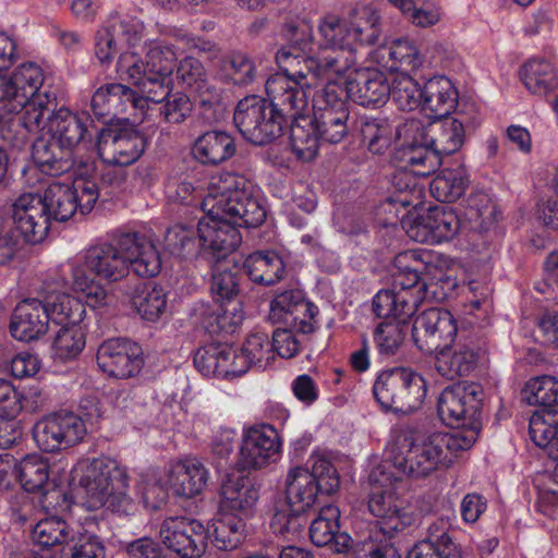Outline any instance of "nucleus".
Listing matches in <instances>:
<instances>
[{"label": "nucleus", "instance_id": "13d9d810", "mask_svg": "<svg viewBox=\"0 0 558 558\" xmlns=\"http://www.w3.org/2000/svg\"><path fill=\"white\" fill-rule=\"evenodd\" d=\"M523 395L531 405L553 409V405L558 404V379L547 375L531 378L525 384Z\"/></svg>", "mask_w": 558, "mask_h": 558}, {"label": "nucleus", "instance_id": "e2e57ef3", "mask_svg": "<svg viewBox=\"0 0 558 558\" xmlns=\"http://www.w3.org/2000/svg\"><path fill=\"white\" fill-rule=\"evenodd\" d=\"M73 538L62 547L60 558H106L105 546L96 535L78 530Z\"/></svg>", "mask_w": 558, "mask_h": 558}, {"label": "nucleus", "instance_id": "cd10ccee", "mask_svg": "<svg viewBox=\"0 0 558 558\" xmlns=\"http://www.w3.org/2000/svg\"><path fill=\"white\" fill-rule=\"evenodd\" d=\"M99 369L116 378L134 377L144 366L142 348L126 339H109L97 351Z\"/></svg>", "mask_w": 558, "mask_h": 558}, {"label": "nucleus", "instance_id": "09e8293b", "mask_svg": "<svg viewBox=\"0 0 558 558\" xmlns=\"http://www.w3.org/2000/svg\"><path fill=\"white\" fill-rule=\"evenodd\" d=\"M243 267L252 281L267 286L279 281L286 268L282 257L274 251L250 254Z\"/></svg>", "mask_w": 558, "mask_h": 558}, {"label": "nucleus", "instance_id": "a211bd4d", "mask_svg": "<svg viewBox=\"0 0 558 558\" xmlns=\"http://www.w3.org/2000/svg\"><path fill=\"white\" fill-rule=\"evenodd\" d=\"M373 393L385 410L412 412L422 405L427 388L420 374L399 367L381 372L374 383Z\"/></svg>", "mask_w": 558, "mask_h": 558}, {"label": "nucleus", "instance_id": "dca6fc26", "mask_svg": "<svg viewBox=\"0 0 558 558\" xmlns=\"http://www.w3.org/2000/svg\"><path fill=\"white\" fill-rule=\"evenodd\" d=\"M266 93H268L266 90ZM269 101L259 96H247L239 101L233 121L240 133L255 145H265L278 137L287 113L267 94Z\"/></svg>", "mask_w": 558, "mask_h": 558}, {"label": "nucleus", "instance_id": "bf43d9fd", "mask_svg": "<svg viewBox=\"0 0 558 558\" xmlns=\"http://www.w3.org/2000/svg\"><path fill=\"white\" fill-rule=\"evenodd\" d=\"M385 318L393 317L397 320L385 322L377 326L374 340L381 355H392L401 347L404 340V324L409 317L397 315L384 316Z\"/></svg>", "mask_w": 558, "mask_h": 558}, {"label": "nucleus", "instance_id": "2eb2a0df", "mask_svg": "<svg viewBox=\"0 0 558 558\" xmlns=\"http://www.w3.org/2000/svg\"><path fill=\"white\" fill-rule=\"evenodd\" d=\"M41 128L36 134L47 130L52 140L65 149L68 155L89 156L95 153L99 130L93 123L88 112L72 110L68 107L48 109Z\"/></svg>", "mask_w": 558, "mask_h": 558}, {"label": "nucleus", "instance_id": "f03ea898", "mask_svg": "<svg viewBox=\"0 0 558 558\" xmlns=\"http://www.w3.org/2000/svg\"><path fill=\"white\" fill-rule=\"evenodd\" d=\"M380 14L372 4L356 7L348 19L326 15L318 23V39L310 26H296L291 44L276 53L280 71H288L291 59L295 68L308 74L311 82L318 78L344 77L356 64L361 47L374 45L380 36Z\"/></svg>", "mask_w": 558, "mask_h": 558}, {"label": "nucleus", "instance_id": "4468645a", "mask_svg": "<svg viewBox=\"0 0 558 558\" xmlns=\"http://www.w3.org/2000/svg\"><path fill=\"white\" fill-rule=\"evenodd\" d=\"M481 387L475 383H458L445 388L439 398L437 412L440 420L453 430L446 433L458 438L471 437L470 448L481 430Z\"/></svg>", "mask_w": 558, "mask_h": 558}, {"label": "nucleus", "instance_id": "39448f33", "mask_svg": "<svg viewBox=\"0 0 558 558\" xmlns=\"http://www.w3.org/2000/svg\"><path fill=\"white\" fill-rule=\"evenodd\" d=\"M205 216L197 232L201 246L214 260L231 259L241 243L239 227L253 228L266 218V209L243 175L221 172L209 178L201 202Z\"/></svg>", "mask_w": 558, "mask_h": 558}, {"label": "nucleus", "instance_id": "4d7b16f0", "mask_svg": "<svg viewBox=\"0 0 558 558\" xmlns=\"http://www.w3.org/2000/svg\"><path fill=\"white\" fill-rule=\"evenodd\" d=\"M210 292L215 302L238 300V282L235 274L230 266H235V257L231 259L214 260Z\"/></svg>", "mask_w": 558, "mask_h": 558}, {"label": "nucleus", "instance_id": "c85d7f7f", "mask_svg": "<svg viewBox=\"0 0 558 558\" xmlns=\"http://www.w3.org/2000/svg\"><path fill=\"white\" fill-rule=\"evenodd\" d=\"M317 314V306L308 302L301 290L292 289L272 299L268 317L272 324H283L302 333H310L316 327Z\"/></svg>", "mask_w": 558, "mask_h": 558}, {"label": "nucleus", "instance_id": "de8ad7c7", "mask_svg": "<svg viewBox=\"0 0 558 558\" xmlns=\"http://www.w3.org/2000/svg\"><path fill=\"white\" fill-rule=\"evenodd\" d=\"M130 305L142 319L155 323L167 310V292L153 282L137 284L130 296Z\"/></svg>", "mask_w": 558, "mask_h": 558}, {"label": "nucleus", "instance_id": "1a4fd4ad", "mask_svg": "<svg viewBox=\"0 0 558 558\" xmlns=\"http://www.w3.org/2000/svg\"><path fill=\"white\" fill-rule=\"evenodd\" d=\"M430 253L423 250H409L396 255L391 288L379 290L373 298L376 316L412 317L420 304L429 298L428 284L420 275L424 270L433 275L444 289L457 288L454 278L430 265Z\"/></svg>", "mask_w": 558, "mask_h": 558}, {"label": "nucleus", "instance_id": "774afa93", "mask_svg": "<svg viewBox=\"0 0 558 558\" xmlns=\"http://www.w3.org/2000/svg\"><path fill=\"white\" fill-rule=\"evenodd\" d=\"M165 243L170 254L186 256L195 251L194 231L184 226H173L168 230Z\"/></svg>", "mask_w": 558, "mask_h": 558}, {"label": "nucleus", "instance_id": "7c9ffc66", "mask_svg": "<svg viewBox=\"0 0 558 558\" xmlns=\"http://www.w3.org/2000/svg\"><path fill=\"white\" fill-rule=\"evenodd\" d=\"M341 83L345 85L347 96L364 107L383 105L390 97V83L378 69L353 66Z\"/></svg>", "mask_w": 558, "mask_h": 558}, {"label": "nucleus", "instance_id": "3c124183", "mask_svg": "<svg viewBox=\"0 0 558 558\" xmlns=\"http://www.w3.org/2000/svg\"><path fill=\"white\" fill-rule=\"evenodd\" d=\"M468 184L465 168H445L430 182V193L439 202L451 203L464 194Z\"/></svg>", "mask_w": 558, "mask_h": 558}, {"label": "nucleus", "instance_id": "a18cd8bd", "mask_svg": "<svg viewBox=\"0 0 558 558\" xmlns=\"http://www.w3.org/2000/svg\"><path fill=\"white\" fill-rule=\"evenodd\" d=\"M73 159L74 157L60 148L51 136L50 138L38 137L33 144L32 160L45 174L58 175L69 171L74 163Z\"/></svg>", "mask_w": 558, "mask_h": 558}, {"label": "nucleus", "instance_id": "58836bf2", "mask_svg": "<svg viewBox=\"0 0 558 558\" xmlns=\"http://www.w3.org/2000/svg\"><path fill=\"white\" fill-rule=\"evenodd\" d=\"M142 47L143 43H140L136 48L129 47L122 50L117 61L116 72L121 81L134 85L137 88L136 93L157 105L161 102V98H157L155 93L154 95L149 93L153 89L148 84L150 73L147 60L144 61L140 56L138 51Z\"/></svg>", "mask_w": 558, "mask_h": 558}, {"label": "nucleus", "instance_id": "6ab92c4d", "mask_svg": "<svg viewBox=\"0 0 558 558\" xmlns=\"http://www.w3.org/2000/svg\"><path fill=\"white\" fill-rule=\"evenodd\" d=\"M165 478L158 487V495L154 500L145 497V501L153 507L161 506L167 499L168 490L175 496L192 498L199 495L207 486L209 472L196 457H184L172 460L165 466Z\"/></svg>", "mask_w": 558, "mask_h": 558}, {"label": "nucleus", "instance_id": "2f4dec72", "mask_svg": "<svg viewBox=\"0 0 558 558\" xmlns=\"http://www.w3.org/2000/svg\"><path fill=\"white\" fill-rule=\"evenodd\" d=\"M259 499L258 487L240 472L228 474L220 489L221 513H232L244 520L253 517Z\"/></svg>", "mask_w": 558, "mask_h": 558}, {"label": "nucleus", "instance_id": "f8f14e48", "mask_svg": "<svg viewBox=\"0 0 558 558\" xmlns=\"http://www.w3.org/2000/svg\"><path fill=\"white\" fill-rule=\"evenodd\" d=\"M9 77L11 98L9 114H19L17 121L24 134H11L12 117L0 116V136L14 145L24 144L27 134L35 135L43 125L48 109L54 107L56 98L40 88L45 81V72L35 62H23L17 65Z\"/></svg>", "mask_w": 558, "mask_h": 558}, {"label": "nucleus", "instance_id": "6e6552de", "mask_svg": "<svg viewBox=\"0 0 558 558\" xmlns=\"http://www.w3.org/2000/svg\"><path fill=\"white\" fill-rule=\"evenodd\" d=\"M397 135L396 159L402 166L413 167L414 172L421 175H429L440 166L444 155L461 149L465 142V128L457 118H413L402 123Z\"/></svg>", "mask_w": 558, "mask_h": 558}, {"label": "nucleus", "instance_id": "9d476101", "mask_svg": "<svg viewBox=\"0 0 558 558\" xmlns=\"http://www.w3.org/2000/svg\"><path fill=\"white\" fill-rule=\"evenodd\" d=\"M471 437L458 438L445 433L414 437L411 433L400 432L385 451L381 464L389 470L412 477H426L440 469L452 465L457 454L470 449Z\"/></svg>", "mask_w": 558, "mask_h": 558}, {"label": "nucleus", "instance_id": "f257e3e1", "mask_svg": "<svg viewBox=\"0 0 558 558\" xmlns=\"http://www.w3.org/2000/svg\"><path fill=\"white\" fill-rule=\"evenodd\" d=\"M70 480L66 464L63 461L53 462L39 454H26L17 462V481L29 493L44 496L52 494L61 510L87 511L107 509L120 515H130L136 511V501L129 496L126 470L110 457H86L71 470V481L77 483L75 500L62 492Z\"/></svg>", "mask_w": 558, "mask_h": 558}, {"label": "nucleus", "instance_id": "052dcab7", "mask_svg": "<svg viewBox=\"0 0 558 558\" xmlns=\"http://www.w3.org/2000/svg\"><path fill=\"white\" fill-rule=\"evenodd\" d=\"M464 303L462 314L474 316L477 320L484 318L490 311L492 289L487 282L470 280L463 288Z\"/></svg>", "mask_w": 558, "mask_h": 558}, {"label": "nucleus", "instance_id": "72a5a7b5", "mask_svg": "<svg viewBox=\"0 0 558 558\" xmlns=\"http://www.w3.org/2000/svg\"><path fill=\"white\" fill-rule=\"evenodd\" d=\"M436 354L435 367L437 372L447 379H456L470 374L475 367L480 350L471 342H445Z\"/></svg>", "mask_w": 558, "mask_h": 558}, {"label": "nucleus", "instance_id": "473e14b6", "mask_svg": "<svg viewBox=\"0 0 558 558\" xmlns=\"http://www.w3.org/2000/svg\"><path fill=\"white\" fill-rule=\"evenodd\" d=\"M142 51L145 52L149 69L148 84L151 85L150 94L157 95L161 100L172 88L171 74L178 59L177 51L171 45L159 39H143Z\"/></svg>", "mask_w": 558, "mask_h": 558}, {"label": "nucleus", "instance_id": "c756f323", "mask_svg": "<svg viewBox=\"0 0 558 558\" xmlns=\"http://www.w3.org/2000/svg\"><path fill=\"white\" fill-rule=\"evenodd\" d=\"M45 208L37 193H23L13 203L10 219L22 238L31 244L43 242L50 230L51 218Z\"/></svg>", "mask_w": 558, "mask_h": 558}, {"label": "nucleus", "instance_id": "79ce46f5", "mask_svg": "<svg viewBox=\"0 0 558 558\" xmlns=\"http://www.w3.org/2000/svg\"><path fill=\"white\" fill-rule=\"evenodd\" d=\"M86 315L85 305L82 303V314L74 322L72 317L63 323H56L61 328L56 333L51 344V355L54 361L66 362L76 359L85 348V332L82 326Z\"/></svg>", "mask_w": 558, "mask_h": 558}, {"label": "nucleus", "instance_id": "a19ab883", "mask_svg": "<svg viewBox=\"0 0 558 558\" xmlns=\"http://www.w3.org/2000/svg\"><path fill=\"white\" fill-rule=\"evenodd\" d=\"M274 348L269 336L263 331L250 333L240 349L235 348V365L239 376L246 374L251 368L266 369L275 361Z\"/></svg>", "mask_w": 558, "mask_h": 558}, {"label": "nucleus", "instance_id": "4c0bfd02", "mask_svg": "<svg viewBox=\"0 0 558 558\" xmlns=\"http://www.w3.org/2000/svg\"><path fill=\"white\" fill-rule=\"evenodd\" d=\"M457 105V88L447 76L436 75L424 83L421 111L427 117L426 120L445 118Z\"/></svg>", "mask_w": 558, "mask_h": 558}, {"label": "nucleus", "instance_id": "ddd939ff", "mask_svg": "<svg viewBox=\"0 0 558 558\" xmlns=\"http://www.w3.org/2000/svg\"><path fill=\"white\" fill-rule=\"evenodd\" d=\"M398 481V474L389 470V464H381L377 460L369 462L367 483L371 492L367 508L378 529L389 537L410 526L414 521L413 513L396 493Z\"/></svg>", "mask_w": 558, "mask_h": 558}, {"label": "nucleus", "instance_id": "4be33fe9", "mask_svg": "<svg viewBox=\"0 0 558 558\" xmlns=\"http://www.w3.org/2000/svg\"><path fill=\"white\" fill-rule=\"evenodd\" d=\"M159 537L161 543L181 558H198L207 548L208 531L196 519L171 517L163 520Z\"/></svg>", "mask_w": 558, "mask_h": 558}, {"label": "nucleus", "instance_id": "5fc2aeb1", "mask_svg": "<svg viewBox=\"0 0 558 558\" xmlns=\"http://www.w3.org/2000/svg\"><path fill=\"white\" fill-rule=\"evenodd\" d=\"M393 160L397 163L398 171L392 175L391 183L399 195L391 198V203L401 205L403 208L411 207L414 204H422V191L417 187L415 177H422L414 172L413 167L402 166L400 160L396 159V151L393 153Z\"/></svg>", "mask_w": 558, "mask_h": 558}, {"label": "nucleus", "instance_id": "bb28decb", "mask_svg": "<svg viewBox=\"0 0 558 558\" xmlns=\"http://www.w3.org/2000/svg\"><path fill=\"white\" fill-rule=\"evenodd\" d=\"M368 58L381 69L398 74L415 73L426 63H436L427 61L416 43L409 37L386 39L369 52Z\"/></svg>", "mask_w": 558, "mask_h": 558}, {"label": "nucleus", "instance_id": "6e6d98bb", "mask_svg": "<svg viewBox=\"0 0 558 558\" xmlns=\"http://www.w3.org/2000/svg\"><path fill=\"white\" fill-rule=\"evenodd\" d=\"M412 74L399 73L390 84V96L403 111L422 109L423 86L413 78Z\"/></svg>", "mask_w": 558, "mask_h": 558}, {"label": "nucleus", "instance_id": "0eeeda50", "mask_svg": "<svg viewBox=\"0 0 558 558\" xmlns=\"http://www.w3.org/2000/svg\"><path fill=\"white\" fill-rule=\"evenodd\" d=\"M69 280L59 268L50 269L36 290V296L22 300L14 307L9 330L22 342L39 339L48 331L49 324L63 323L82 314V302L65 289Z\"/></svg>", "mask_w": 558, "mask_h": 558}, {"label": "nucleus", "instance_id": "8fccbe9b", "mask_svg": "<svg viewBox=\"0 0 558 558\" xmlns=\"http://www.w3.org/2000/svg\"><path fill=\"white\" fill-rule=\"evenodd\" d=\"M78 529L69 525L66 521L58 517H49L39 520L32 529L31 537L35 545L41 548L65 547L73 541Z\"/></svg>", "mask_w": 558, "mask_h": 558}, {"label": "nucleus", "instance_id": "c9c22d12", "mask_svg": "<svg viewBox=\"0 0 558 558\" xmlns=\"http://www.w3.org/2000/svg\"><path fill=\"white\" fill-rule=\"evenodd\" d=\"M26 398L5 378H0V447L7 448L20 437L17 415L27 409Z\"/></svg>", "mask_w": 558, "mask_h": 558}, {"label": "nucleus", "instance_id": "603ef678", "mask_svg": "<svg viewBox=\"0 0 558 558\" xmlns=\"http://www.w3.org/2000/svg\"><path fill=\"white\" fill-rule=\"evenodd\" d=\"M429 537L417 543L408 554L407 558H461L460 550L451 542L445 527L430 525Z\"/></svg>", "mask_w": 558, "mask_h": 558}, {"label": "nucleus", "instance_id": "412c9836", "mask_svg": "<svg viewBox=\"0 0 558 558\" xmlns=\"http://www.w3.org/2000/svg\"><path fill=\"white\" fill-rule=\"evenodd\" d=\"M87 433L81 416L72 412L53 413L38 420L33 426V438L44 451L53 452L72 447Z\"/></svg>", "mask_w": 558, "mask_h": 558}, {"label": "nucleus", "instance_id": "20e7f679", "mask_svg": "<svg viewBox=\"0 0 558 558\" xmlns=\"http://www.w3.org/2000/svg\"><path fill=\"white\" fill-rule=\"evenodd\" d=\"M291 59L288 71H279L266 82L268 94L291 120V148L303 161L313 160L318 153V137L313 123L349 113L340 85L342 77L318 78L311 82L298 61Z\"/></svg>", "mask_w": 558, "mask_h": 558}, {"label": "nucleus", "instance_id": "ea45409f", "mask_svg": "<svg viewBox=\"0 0 558 558\" xmlns=\"http://www.w3.org/2000/svg\"><path fill=\"white\" fill-rule=\"evenodd\" d=\"M530 437L541 448H547L548 457L553 460V477L558 482V411L541 409L530 417Z\"/></svg>", "mask_w": 558, "mask_h": 558}, {"label": "nucleus", "instance_id": "864d4df0", "mask_svg": "<svg viewBox=\"0 0 558 558\" xmlns=\"http://www.w3.org/2000/svg\"><path fill=\"white\" fill-rule=\"evenodd\" d=\"M401 125L393 128L386 119L365 118L361 124L362 141L372 154H384L395 138L399 141L397 131Z\"/></svg>", "mask_w": 558, "mask_h": 558}, {"label": "nucleus", "instance_id": "c03bdc74", "mask_svg": "<svg viewBox=\"0 0 558 558\" xmlns=\"http://www.w3.org/2000/svg\"><path fill=\"white\" fill-rule=\"evenodd\" d=\"M234 153V140L223 131L205 132L192 146L194 159L203 165H218L231 158Z\"/></svg>", "mask_w": 558, "mask_h": 558}, {"label": "nucleus", "instance_id": "680f3d73", "mask_svg": "<svg viewBox=\"0 0 558 558\" xmlns=\"http://www.w3.org/2000/svg\"><path fill=\"white\" fill-rule=\"evenodd\" d=\"M218 307L209 316L207 327L213 331L232 333L241 326L244 319V312L239 300L218 301Z\"/></svg>", "mask_w": 558, "mask_h": 558}, {"label": "nucleus", "instance_id": "338daca9", "mask_svg": "<svg viewBox=\"0 0 558 558\" xmlns=\"http://www.w3.org/2000/svg\"><path fill=\"white\" fill-rule=\"evenodd\" d=\"M226 77L236 85H246L255 77L256 68L253 60L242 52L233 53L223 64Z\"/></svg>", "mask_w": 558, "mask_h": 558}, {"label": "nucleus", "instance_id": "69168bd1", "mask_svg": "<svg viewBox=\"0 0 558 558\" xmlns=\"http://www.w3.org/2000/svg\"><path fill=\"white\" fill-rule=\"evenodd\" d=\"M317 205V198L313 191L305 189L303 185H299L293 190L290 202L286 204L284 211L291 226L301 229L306 225V219L303 216H299L294 213L298 208L305 214H311L315 210Z\"/></svg>", "mask_w": 558, "mask_h": 558}, {"label": "nucleus", "instance_id": "f704fd0d", "mask_svg": "<svg viewBox=\"0 0 558 558\" xmlns=\"http://www.w3.org/2000/svg\"><path fill=\"white\" fill-rule=\"evenodd\" d=\"M340 509L332 505L320 508L310 526V537L316 546H329L336 553L348 551L353 544L347 532L340 531Z\"/></svg>", "mask_w": 558, "mask_h": 558}, {"label": "nucleus", "instance_id": "393cba45", "mask_svg": "<svg viewBox=\"0 0 558 558\" xmlns=\"http://www.w3.org/2000/svg\"><path fill=\"white\" fill-rule=\"evenodd\" d=\"M146 141L133 128L101 129L96 140L95 153L106 163L129 166L144 153Z\"/></svg>", "mask_w": 558, "mask_h": 558}, {"label": "nucleus", "instance_id": "f3484780", "mask_svg": "<svg viewBox=\"0 0 558 558\" xmlns=\"http://www.w3.org/2000/svg\"><path fill=\"white\" fill-rule=\"evenodd\" d=\"M40 198L51 220L66 221L76 211L82 215L90 213L99 198V190L90 178L52 180Z\"/></svg>", "mask_w": 558, "mask_h": 558}, {"label": "nucleus", "instance_id": "0e129e2a", "mask_svg": "<svg viewBox=\"0 0 558 558\" xmlns=\"http://www.w3.org/2000/svg\"><path fill=\"white\" fill-rule=\"evenodd\" d=\"M190 93L201 107L208 111L213 110V113L208 118L218 119L220 117L223 110L222 92L215 81L208 80L205 75L194 85Z\"/></svg>", "mask_w": 558, "mask_h": 558}, {"label": "nucleus", "instance_id": "7ed1b4c3", "mask_svg": "<svg viewBox=\"0 0 558 558\" xmlns=\"http://www.w3.org/2000/svg\"><path fill=\"white\" fill-rule=\"evenodd\" d=\"M68 277L73 290L81 294L86 305L101 311L111 304V296L102 283L94 277L117 282L133 271L143 278L155 277L161 269V258L154 234L149 230H131L120 233L112 241L100 242L58 267Z\"/></svg>", "mask_w": 558, "mask_h": 558}, {"label": "nucleus", "instance_id": "a878e982", "mask_svg": "<svg viewBox=\"0 0 558 558\" xmlns=\"http://www.w3.org/2000/svg\"><path fill=\"white\" fill-rule=\"evenodd\" d=\"M457 331V323L449 311L430 307L415 317L412 338L420 351L433 353L445 342H452Z\"/></svg>", "mask_w": 558, "mask_h": 558}, {"label": "nucleus", "instance_id": "aec40b11", "mask_svg": "<svg viewBox=\"0 0 558 558\" xmlns=\"http://www.w3.org/2000/svg\"><path fill=\"white\" fill-rule=\"evenodd\" d=\"M145 37L143 22L133 16H111L97 29L94 54L101 64H110L125 48H136Z\"/></svg>", "mask_w": 558, "mask_h": 558}, {"label": "nucleus", "instance_id": "9b49d317", "mask_svg": "<svg viewBox=\"0 0 558 558\" xmlns=\"http://www.w3.org/2000/svg\"><path fill=\"white\" fill-rule=\"evenodd\" d=\"M340 475L324 449H314L303 465L289 469L286 475V499L289 510L279 509L271 520L276 533L290 530L295 515L312 509L319 495L331 496L340 488Z\"/></svg>", "mask_w": 558, "mask_h": 558}, {"label": "nucleus", "instance_id": "e433bc0d", "mask_svg": "<svg viewBox=\"0 0 558 558\" xmlns=\"http://www.w3.org/2000/svg\"><path fill=\"white\" fill-rule=\"evenodd\" d=\"M196 368L206 377H239L235 365V347L226 343H210L199 348L194 355Z\"/></svg>", "mask_w": 558, "mask_h": 558}, {"label": "nucleus", "instance_id": "37998d69", "mask_svg": "<svg viewBox=\"0 0 558 558\" xmlns=\"http://www.w3.org/2000/svg\"><path fill=\"white\" fill-rule=\"evenodd\" d=\"M520 80L533 95L547 96L558 88V69L549 60L532 58L520 68Z\"/></svg>", "mask_w": 558, "mask_h": 558}, {"label": "nucleus", "instance_id": "b1692460", "mask_svg": "<svg viewBox=\"0 0 558 558\" xmlns=\"http://www.w3.org/2000/svg\"><path fill=\"white\" fill-rule=\"evenodd\" d=\"M281 446L279 434L272 425L262 423L248 426L242 433L239 464L243 469H264L279 459Z\"/></svg>", "mask_w": 558, "mask_h": 558}, {"label": "nucleus", "instance_id": "49530a36", "mask_svg": "<svg viewBox=\"0 0 558 558\" xmlns=\"http://www.w3.org/2000/svg\"><path fill=\"white\" fill-rule=\"evenodd\" d=\"M208 539L220 550L236 548L246 535V520L232 513H221L219 508L216 518L206 527Z\"/></svg>", "mask_w": 558, "mask_h": 558}, {"label": "nucleus", "instance_id": "5701e85b", "mask_svg": "<svg viewBox=\"0 0 558 558\" xmlns=\"http://www.w3.org/2000/svg\"><path fill=\"white\" fill-rule=\"evenodd\" d=\"M150 105H154L150 100L122 83L102 85L92 98V108L96 116L117 117L130 112L133 122L142 121Z\"/></svg>", "mask_w": 558, "mask_h": 558}, {"label": "nucleus", "instance_id": "423d86ee", "mask_svg": "<svg viewBox=\"0 0 558 558\" xmlns=\"http://www.w3.org/2000/svg\"><path fill=\"white\" fill-rule=\"evenodd\" d=\"M464 222L458 214L447 206L425 208L414 204L401 218V226L407 235L418 243L440 244L451 241L462 227L474 232H485L497 221L499 211L490 195L485 191L472 192L464 208Z\"/></svg>", "mask_w": 558, "mask_h": 558}]
</instances>
